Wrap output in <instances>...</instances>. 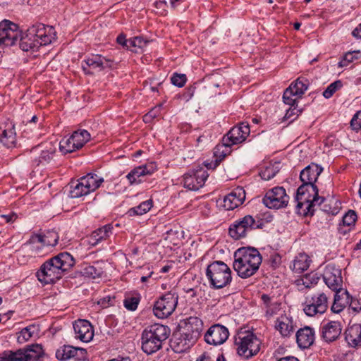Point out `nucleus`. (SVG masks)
I'll return each instance as SVG.
<instances>
[{
  "mask_svg": "<svg viewBox=\"0 0 361 361\" xmlns=\"http://www.w3.org/2000/svg\"><path fill=\"white\" fill-rule=\"evenodd\" d=\"M180 333L175 336L171 346L176 353L186 351L194 345L203 329V322L198 317H189L180 321Z\"/></svg>",
  "mask_w": 361,
  "mask_h": 361,
  "instance_id": "1",
  "label": "nucleus"
},
{
  "mask_svg": "<svg viewBox=\"0 0 361 361\" xmlns=\"http://www.w3.org/2000/svg\"><path fill=\"white\" fill-rule=\"evenodd\" d=\"M269 262L272 267H278L281 262V257L278 253H273L269 257Z\"/></svg>",
  "mask_w": 361,
  "mask_h": 361,
  "instance_id": "58",
  "label": "nucleus"
},
{
  "mask_svg": "<svg viewBox=\"0 0 361 361\" xmlns=\"http://www.w3.org/2000/svg\"><path fill=\"white\" fill-rule=\"evenodd\" d=\"M314 192H312L309 190H307V191H304L303 194H299L298 189L295 197L298 203H314V202L319 200V190L316 185H314Z\"/></svg>",
  "mask_w": 361,
  "mask_h": 361,
  "instance_id": "37",
  "label": "nucleus"
},
{
  "mask_svg": "<svg viewBox=\"0 0 361 361\" xmlns=\"http://www.w3.org/2000/svg\"><path fill=\"white\" fill-rule=\"evenodd\" d=\"M128 43L127 49H130L132 51L137 52V48L142 49L147 44L148 41L144 39L142 37H135L128 39Z\"/></svg>",
  "mask_w": 361,
  "mask_h": 361,
  "instance_id": "42",
  "label": "nucleus"
},
{
  "mask_svg": "<svg viewBox=\"0 0 361 361\" xmlns=\"http://www.w3.org/2000/svg\"><path fill=\"white\" fill-rule=\"evenodd\" d=\"M328 309V298L324 293L307 296L303 304V311L308 317L324 314Z\"/></svg>",
  "mask_w": 361,
  "mask_h": 361,
  "instance_id": "11",
  "label": "nucleus"
},
{
  "mask_svg": "<svg viewBox=\"0 0 361 361\" xmlns=\"http://www.w3.org/2000/svg\"><path fill=\"white\" fill-rule=\"evenodd\" d=\"M357 218L356 212L354 210L350 209L343 216V226L348 227L353 226L356 222Z\"/></svg>",
  "mask_w": 361,
  "mask_h": 361,
  "instance_id": "47",
  "label": "nucleus"
},
{
  "mask_svg": "<svg viewBox=\"0 0 361 361\" xmlns=\"http://www.w3.org/2000/svg\"><path fill=\"white\" fill-rule=\"evenodd\" d=\"M319 278L316 274H310L305 275L302 279L297 280L296 283L298 286L303 285L305 288H310L312 285L317 284Z\"/></svg>",
  "mask_w": 361,
  "mask_h": 361,
  "instance_id": "43",
  "label": "nucleus"
},
{
  "mask_svg": "<svg viewBox=\"0 0 361 361\" xmlns=\"http://www.w3.org/2000/svg\"><path fill=\"white\" fill-rule=\"evenodd\" d=\"M261 344V341L252 332L239 334L235 341L237 353L245 359L256 355Z\"/></svg>",
  "mask_w": 361,
  "mask_h": 361,
  "instance_id": "6",
  "label": "nucleus"
},
{
  "mask_svg": "<svg viewBox=\"0 0 361 361\" xmlns=\"http://www.w3.org/2000/svg\"><path fill=\"white\" fill-rule=\"evenodd\" d=\"M87 352L81 348H75L71 345H63L56 351V357L61 361L73 359L80 360L85 358Z\"/></svg>",
  "mask_w": 361,
  "mask_h": 361,
  "instance_id": "20",
  "label": "nucleus"
},
{
  "mask_svg": "<svg viewBox=\"0 0 361 361\" xmlns=\"http://www.w3.org/2000/svg\"><path fill=\"white\" fill-rule=\"evenodd\" d=\"M314 331L310 326L300 329L296 333V341L300 348H308L314 342Z\"/></svg>",
  "mask_w": 361,
  "mask_h": 361,
  "instance_id": "25",
  "label": "nucleus"
},
{
  "mask_svg": "<svg viewBox=\"0 0 361 361\" xmlns=\"http://www.w3.org/2000/svg\"><path fill=\"white\" fill-rule=\"evenodd\" d=\"M139 302V297H126L123 300V305L127 310L135 311L137 308Z\"/></svg>",
  "mask_w": 361,
  "mask_h": 361,
  "instance_id": "50",
  "label": "nucleus"
},
{
  "mask_svg": "<svg viewBox=\"0 0 361 361\" xmlns=\"http://www.w3.org/2000/svg\"><path fill=\"white\" fill-rule=\"evenodd\" d=\"M275 329L282 336H290L295 330L293 318L286 314H281L276 320Z\"/></svg>",
  "mask_w": 361,
  "mask_h": 361,
  "instance_id": "27",
  "label": "nucleus"
},
{
  "mask_svg": "<svg viewBox=\"0 0 361 361\" xmlns=\"http://www.w3.org/2000/svg\"><path fill=\"white\" fill-rule=\"evenodd\" d=\"M34 326H27L23 329L18 334V341L24 343L30 340L34 334Z\"/></svg>",
  "mask_w": 361,
  "mask_h": 361,
  "instance_id": "48",
  "label": "nucleus"
},
{
  "mask_svg": "<svg viewBox=\"0 0 361 361\" xmlns=\"http://www.w3.org/2000/svg\"><path fill=\"white\" fill-rule=\"evenodd\" d=\"M117 42L122 45L123 47H126L127 49L128 47V39L126 37V35L121 34L119 35L116 38Z\"/></svg>",
  "mask_w": 361,
  "mask_h": 361,
  "instance_id": "62",
  "label": "nucleus"
},
{
  "mask_svg": "<svg viewBox=\"0 0 361 361\" xmlns=\"http://www.w3.org/2000/svg\"><path fill=\"white\" fill-rule=\"evenodd\" d=\"M228 336V329L224 325L216 324L208 329L204 334V341L209 345H218L225 343Z\"/></svg>",
  "mask_w": 361,
  "mask_h": 361,
  "instance_id": "18",
  "label": "nucleus"
},
{
  "mask_svg": "<svg viewBox=\"0 0 361 361\" xmlns=\"http://www.w3.org/2000/svg\"><path fill=\"white\" fill-rule=\"evenodd\" d=\"M82 273L85 276L91 277L92 279H97L101 277L104 271L102 267L99 266L98 263H96L93 265H87L86 266L83 270Z\"/></svg>",
  "mask_w": 361,
  "mask_h": 361,
  "instance_id": "39",
  "label": "nucleus"
},
{
  "mask_svg": "<svg viewBox=\"0 0 361 361\" xmlns=\"http://www.w3.org/2000/svg\"><path fill=\"white\" fill-rule=\"evenodd\" d=\"M19 35L20 31L16 24L8 20L0 23V44L12 46L18 40Z\"/></svg>",
  "mask_w": 361,
  "mask_h": 361,
  "instance_id": "17",
  "label": "nucleus"
},
{
  "mask_svg": "<svg viewBox=\"0 0 361 361\" xmlns=\"http://www.w3.org/2000/svg\"><path fill=\"white\" fill-rule=\"evenodd\" d=\"M206 276L210 286L220 289L227 286L232 281L231 270L222 261H214L206 269Z\"/></svg>",
  "mask_w": 361,
  "mask_h": 361,
  "instance_id": "5",
  "label": "nucleus"
},
{
  "mask_svg": "<svg viewBox=\"0 0 361 361\" xmlns=\"http://www.w3.org/2000/svg\"><path fill=\"white\" fill-rule=\"evenodd\" d=\"M320 203H324L325 202L329 203H338V200H335L334 195L332 192L330 191H322L321 192V195H319Z\"/></svg>",
  "mask_w": 361,
  "mask_h": 361,
  "instance_id": "53",
  "label": "nucleus"
},
{
  "mask_svg": "<svg viewBox=\"0 0 361 361\" xmlns=\"http://www.w3.org/2000/svg\"><path fill=\"white\" fill-rule=\"evenodd\" d=\"M267 200L270 201L271 203H288L289 196L283 187L277 186L266 192L262 202L267 203Z\"/></svg>",
  "mask_w": 361,
  "mask_h": 361,
  "instance_id": "26",
  "label": "nucleus"
},
{
  "mask_svg": "<svg viewBox=\"0 0 361 361\" xmlns=\"http://www.w3.org/2000/svg\"><path fill=\"white\" fill-rule=\"evenodd\" d=\"M341 292L342 290L336 291L334 301L331 307V311L334 313H340L345 308L346 303H348V301H343V298L340 295Z\"/></svg>",
  "mask_w": 361,
  "mask_h": 361,
  "instance_id": "44",
  "label": "nucleus"
},
{
  "mask_svg": "<svg viewBox=\"0 0 361 361\" xmlns=\"http://www.w3.org/2000/svg\"><path fill=\"white\" fill-rule=\"evenodd\" d=\"M56 152V147L49 143L44 149H41V153L37 158L33 160L36 166L46 165L53 159Z\"/></svg>",
  "mask_w": 361,
  "mask_h": 361,
  "instance_id": "32",
  "label": "nucleus"
},
{
  "mask_svg": "<svg viewBox=\"0 0 361 361\" xmlns=\"http://www.w3.org/2000/svg\"><path fill=\"white\" fill-rule=\"evenodd\" d=\"M114 61L101 54H91L82 61V68L85 74L92 75L94 72H100L106 68H112Z\"/></svg>",
  "mask_w": 361,
  "mask_h": 361,
  "instance_id": "10",
  "label": "nucleus"
},
{
  "mask_svg": "<svg viewBox=\"0 0 361 361\" xmlns=\"http://www.w3.org/2000/svg\"><path fill=\"white\" fill-rule=\"evenodd\" d=\"M73 329L77 339L88 343L94 337V329L91 323L85 319H78L73 323Z\"/></svg>",
  "mask_w": 361,
  "mask_h": 361,
  "instance_id": "21",
  "label": "nucleus"
},
{
  "mask_svg": "<svg viewBox=\"0 0 361 361\" xmlns=\"http://www.w3.org/2000/svg\"><path fill=\"white\" fill-rule=\"evenodd\" d=\"M154 6L157 9L160 10L159 13L163 15L166 12V8L168 6L165 0H159L154 3Z\"/></svg>",
  "mask_w": 361,
  "mask_h": 361,
  "instance_id": "60",
  "label": "nucleus"
},
{
  "mask_svg": "<svg viewBox=\"0 0 361 361\" xmlns=\"http://www.w3.org/2000/svg\"><path fill=\"white\" fill-rule=\"evenodd\" d=\"M262 260V256L257 249L240 247L234 253L233 267L240 278L247 279L258 271Z\"/></svg>",
  "mask_w": 361,
  "mask_h": 361,
  "instance_id": "3",
  "label": "nucleus"
},
{
  "mask_svg": "<svg viewBox=\"0 0 361 361\" xmlns=\"http://www.w3.org/2000/svg\"><path fill=\"white\" fill-rule=\"evenodd\" d=\"M113 226L111 224H106L99 228L92 233L89 238V243L92 245H97L101 241L107 239L112 234Z\"/></svg>",
  "mask_w": 361,
  "mask_h": 361,
  "instance_id": "31",
  "label": "nucleus"
},
{
  "mask_svg": "<svg viewBox=\"0 0 361 361\" xmlns=\"http://www.w3.org/2000/svg\"><path fill=\"white\" fill-rule=\"evenodd\" d=\"M276 171L272 166L267 167L260 173V176L265 180H269L276 176Z\"/></svg>",
  "mask_w": 361,
  "mask_h": 361,
  "instance_id": "56",
  "label": "nucleus"
},
{
  "mask_svg": "<svg viewBox=\"0 0 361 361\" xmlns=\"http://www.w3.org/2000/svg\"><path fill=\"white\" fill-rule=\"evenodd\" d=\"M352 35L357 39H361V23L353 31Z\"/></svg>",
  "mask_w": 361,
  "mask_h": 361,
  "instance_id": "64",
  "label": "nucleus"
},
{
  "mask_svg": "<svg viewBox=\"0 0 361 361\" xmlns=\"http://www.w3.org/2000/svg\"><path fill=\"white\" fill-rule=\"evenodd\" d=\"M208 176L207 171L203 168L190 171L184 175V187L191 190H197L204 185Z\"/></svg>",
  "mask_w": 361,
  "mask_h": 361,
  "instance_id": "16",
  "label": "nucleus"
},
{
  "mask_svg": "<svg viewBox=\"0 0 361 361\" xmlns=\"http://www.w3.org/2000/svg\"><path fill=\"white\" fill-rule=\"evenodd\" d=\"M342 87V83L340 80L336 81L330 84L326 89L323 92V96L329 99L333 96L336 90Z\"/></svg>",
  "mask_w": 361,
  "mask_h": 361,
  "instance_id": "49",
  "label": "nucleus"
},
{
  "mask_svg": "<svg viewBox=\"0 0 361 361\" xmlns=\"http://www.w3.org/2000/svg\"><path fill=\"white\" fill-rule=\"evenodd\" d=\"M262 225L259 221H256L252 216L247 215L239 221L231 225L228 233L231 238L238 240L245 237L247 232L252 229L260 228Z\"/></svg>",
  "mask_w": 361,
  "mask_h": 361,
  "instance_id": "12",
  "label": "nucleus"
},
{
  "mask_svg": "<svg viewBox=\"0 0 361 361\" xmlns=\"http://www.w3.org/2000/svg\"><path fill=\"white\" fill-rule=\"evenodd\" d=\"M315 204H296L295 212L303 216H312L314 214Z\"/></svg>",
  "mask_w": 361,
  "mask_h": 361,
  "instance_id": "45",
  "label": "nucleus"
},
{
  "mask_svg": "<svg viewBox=\"0 0 361 361\" xmlns=\"http://www.w3.org/2000/svg\"><path fill=\"white\" fill-rule=\"evenodd\" d=\"M52 259H54V262L58 264V267L63 274L68 272L75 263L73 257L67 252H61L53 257Z\"/></svg>",
  "mask_w": 361,
  "mask_h": 361,
  "instance_id": "30",
  "label": "nucleus"
},
{
  "mask_svg": "<svg viewBox=\"0 0 361 361\" xmlns=\"http://www.w3.org/2000/svg\"><path fill=\"white\" fill-rule=\"evenodd\" d=\"M248 124L241 123L239 126L232 128L223 137V143L226 146H232L243 142L250 134Z\"/></svg>",
  "mask_w": 361,
  "mask_h": 361,
  "instance_id": "19",
  "label": "nucleus"
},
{
  "mask_svg": "<svg viewBox=\"0 0 361 361\" xmlns=\"http://www.w3.org/2000/svg\"><path fill=\"white\" fill-rule=\"evenodd\" d=\"M59 235L54 230H49L44 234H34L31 236L30 243H39L44 246H55L59 240Z\"/></svg>",
  "mask_w": 361,
  "mask_h": 361,
  "instance_id": "28",
  "label": "nucleus"
},
{
  "mask_svg": "<svg viewBox=\"0 0 361 361\" xmlns=\"http://www.w3.org/2000/svg\"><path fill=\"white\" fill-rule=\"evenodd\" d=\"M345 341L353 348L361 346V324H355L349 326L345 332Z\"/></svg>",
  "mask_w": 361,
  "mask_h": 361,
  "instance_id": "29",
  "label": "nucleus"
},
{
  "mask_svg": "<svg viewBox=\"0 0 361 361\" xmlns=\"http://www.w3.org/2000/svg\"><path fill=\"white\" fill-rule=\"evenodd\" d=\"M322 276L324 281L330 289L334 291L342 290L341 269L334 264H329L325 267Z\"/></svg>",
  "mask_w": 361,
  "mask_h": 361,
  "instance_id": "15",
  "label": "nucleus"
},
{
  "mask_svg": "<svg viewBox=\"0 0 361 361\" xmlns=\"http://www.w3.org/2000/svg\"><path fill=\"white\" fill-rule=\"evenodd\" d=\"M341 331V324L337 321H330L321 326L322 338L327 343L337 340Z\"/></svg>",
  "mask_w": 361,
  "mask_h": 361,
  "instance_id": "23",
  "label": "nucleus"
},
{
  "mask_svg": "<svg viewBox=\"0 0 361 361\" xmlns=\"http://www.w3.org/2000/svg\"><path fill=\"white\" fill-rule=\"evenodd\" d=\"M59 149L65 154L78 150L75 142L72 140V135L68 137H65L60 141Z\"/></svg>",
  "mask_w": 361,
  "mask_h": 361,
  "instance_id": "38",
  "label": "nucleus"
},
{
  "mask_svg": "<svg viewBox=\"0 0 361 361\" xmlns=\"http://www.w3.org/2000/svg\"><path fill=\"white\" fill-rule=\"evenodd\" d=\"M186 80L187 78L185 74L174 73L171 78V83L179 87L184 86Z\"/></svg>",
  "mask_w": 361,
  "mask_h": 361,
  "instance_id": "52",
  "label": "nucleus"
},
{
  "mask_svg": "<svg viewBox=\"0 0 361 361\" xmlns=\"http://www.w3.org/2000/svg\"><path fill=\"white\" fill-rule=\"evenodd\" d=\"M261 299L263 302L265 309L268 307V306L271 305L273 302L276 301V300L273 297H270L267 294H263L261 296Z\"/></svg>",
  "mask_w": 361,
  "mask_h": 361,
  "instance_id": "61",
  "label": "nucleus"
},
{
  "mask_svg": "<svg viewBox=\"0 0 361 361\" xmlns=\"http://www.w3.org/2000/svg\"><path fill=\"white\" fill-rule=\"evenodd\" d=\"M246 194L245 190L241 187H237L224 197V203H243L245 200Z\"/></svg>",
  "mask_w": 361,
  "mask_h": 361,
  "instance_id": "34",
  "label": "nucleus"
},
{
  "mask_svg": "<svg viewBox=\"0 0 361 361\" xmlns=\"http://www.w3.org/2000/svg\"><path fill=\"white\" fill-rule=\"evenodd\" d=\"M360 58L359 51H349L343 55L340 61L338 63V68H345L350 65V63L353 62Z\"/></svg>",
  "mask_w": 361,
  "mask_h": 361,
  "instance_id": "41",
  "label": "nucleus"
},
{
  "mask_svg": "<svg viewBox=\"0 0 361 361\" xmlns=\"http://www.w3.org/2000/svg\"><path fill=\"white\" fill-rule=\"evenodd\" d=\"M44 355V350L39 344H32L16 351L5 353L6 361H42Z\"/></svg>",
  "mask_w": 361,
  "mask_h": 361,
  "instance_id": "8",
  "label": "nucleus"
},
{
  "mask_svg": "<svg viewBox=\"0 0 361 361\" xmlns=\"http://www.w3.org/2000/svg\"><path fill=\"white\" fill-rule=\"evenodd\" d=\"M280 310V303H279L276 300L271 304V305L268 306L265 310V316L267 318H270L273 317L274 314L277 313V312Z\"/></svg>",
  "mask_w": 361,
  "mask_h": 361,
  "instance_id": "54",
  "label": "nucleus"
},
{
  "mask_svg": "<svg viewBox=\"0 0 361 361\" xmlns=\"http://www.w3.org/2000/svg\"><path fill=\"white\" fill-rule=\"evenodd\" d=\"M1 218L4 219L7 223L13 222L17 219V215L14 213L7 215H1Z\"/></svg>",
  "mask_w": 361,
  "mask_h": 361,
  "instance_id": "63",
  "label": "nucleus"
},
{
  "mask_svg": "<svg viewBox=\"0 0 361 361\" xmlns=\"http://www.w3.org/2000/svg\"><path fill=\"white\" fill-rule=\"evenodd\" d=\"M231 146L224 145L222 142L221 145H218L214 148V154L216 158L214 163V168L217 166L219 162L226 157V156L230 153L229 148Z\"/></svg>",
  "mask_w": 361,
  "mask_h": 361,
  "instance_id": "40",
  "label": "nucleus"
},
{
  "mask_svg": "<svg viewBox=\"0 0 361 361\" xmlns=\"http://www.w3.org/2000/svg\"><path fill=\"white\" fill-rule=\"evenodd\" d=\"M310 262L311 259L307 254L299 253L295 256L290 268L295 273L300 274L309 268Z\"/></svg>",
  "mask_w": 361,
  "mask_h": 361,
  "instance_id": "33",
  "label": "nucleus"
},
{
  "mask_svg": "<svg viewBox=\"0 0 361 361\" xmlns=\"http://www.w3.org/2000/svg\"><path fill=\"white\" fill-rule=\"evenodd\" d=\"M103 182V178L95 173H88L78 180L75 185L73 183L70 196L72 198H78L87 195L97 190Z\"/></svg>",
  "mask_w": 361,
  "mask_h": 361,
  "instance_id": "7",
  "label": "nucleus"
},
{
  "mask_svg": "<svg viewBox=\"0 0 361 361\" xmlns=\"http://www.w3.org/2000/svg\"><path fill=\"white\" fill-rule=\"evenodd\" d=\"M178 231L170 229L166 232V236L164 237V239L175 245L176 244L175 240L178 238Z\"/></svg>",
  "mask_w": 361,
  "mask_h": 361,
  "instance_id": "57",
  "label": "nucleus"
},
{
  "mask_svg": "<svg viewBox=\"0 0 361 361\" xmlns=\"http://www.w3.org/2000/svg\"><path fill=\"white\" fill-rule=\"evenodd\" d=\"M178 295L174 291H169L161 295L154 305V315L160 319L166 318L175 310Z\"/></svg>",
  "mask_w": 361,
  "mask_h": 361,
  "instance_id": "9",
  "label": "nucleus"
},
{
  "mask_svg": "<svg viewBox=\"0 0 361 361\" xmlns=\"http://www.w3.org/2000/svg\"><path fill=\"white\" fill-rule=\"evenodd\" d=\"M0 140L6 147H15L16 133L15 126L11 121H6L0 125Z\"/></svg>",
  "mask_w": 361,
  "mask_h": 361,
  "instance_id": "24",
  "label": "nucleus"
},
{
  "mask_svg": "<svg viewBox=\"0 0 361 361\" xmlns=\"http://www.w3.org/2000/svg\"><path fill=\"white\" fill-rule=\"evenodd\" d=\"M300 97L295 95L291 91L286 89L283 92V100L286 104L290 105V106H294L297 102V100Z\"/></svg>",
  "mask_w": 361,
  "mask_h": 361,
  "instance_id": "51",
  "label": "nucleus"
},
{
  "mask_svg": "<svg viewBox=\"0 0 361 361\" xmlns=\"http://www.w3.org/2000/svg\"><path fill=\"white\" fill-rule=\"evenodd\" d=\"M322 171L323 169L314 163H312L302 170L300 179L302 184L298 188L299 194H303L304 191H307V190L314 192L315 185L314 183Z\"/></svg>",
  "mask_w": 361,
  "mask_h": 361,
  "instance_id": "13",
  "label": "nucleus"
},
{
  "mask_svg": "<svg viewBox=\"0 0 361 361\" xmlns=\"http://www.w3.org/2000/svg\"><path fill=\"white\" fill-rule=\"evenodd\" d=\"M63 275L52 257L44 262L37 272L39 281L47 284L55 283L61 279Z\"/></svg>",
  "mask_w": 361,
  "mask_h": 361,
  "instance_id": "14",
  "label": "nucleus"
},
{
  "mask_svg": "<svg viewBox=\"0 0 361 361\" xmlns=\"http://www.w3.org/2000/svg\"><path fill=\"white\" fill-rule=\"evenodd\" d=\"M152 204H138L130 209L127 214L129 216H140L149 212Z\"/></svg>",
  "mask_w": 361,
  "mask_h": 361,
  "instance_id": "46",
  "label": "nucleus"
},
{
  "mask_svg": "<svg viewBox=\"0 0 361 361\" xmlns=\"http://www.w3.org/2000/svg\"><path fill=\"white\" fill-rule=\"evenodd\" d=\"M157 170V166L154 163L150 162L145 165H141L134 168L126 176L130 185L138 184L141 183L140 178L146 175H150Z\"/></svg>",
  "mask_w": 361,
  "mask_h": 361,
  "instance_id": "22",
  "label": "nucleus"
},
{
  "mask_svg": "<svg viewBox=\"0 0 361 361\" xmlns=\"http://www.w3.org/2000/svg\"><path fill=\"white\" fill-rule=\"evenodd\" d=\"M350 126L353 130L358 131L361 130V111L357 112L350 121Z\"/></svg>",
  "mask_w": 361,
  "mask_h": 361,
  "instance_id": "55",
  "label": "nucleus"
},
{
  "mask_svg": "<svg viewBox=\"0 0 361 361\" xmlns=\"http://www.w3.org/2000/svg\"><path fill=\"white\" fill-rule=\"evenodd\" d=\"M71 135L78 150L81 149L91 138L90 133L85 129L75 130Z\"/></svg>",
  "mask_w": 361,
  "mask_h": 361,
  "instance_id": "36",
  "label": "nucleus"
},
{
  "mask_svg": "<svg viewBox=\"0 0 361 361\" xmlns=\"http://www.w3.org/2000/svg\"><path fill=\"white\" fill-rule=\"evenodd\" d=\"M170 334V329L162 324H154L148 326L142 333V350L147 355L157 352L162 348Z\"/></svg>",
  "mask_w": 361,
  "mask_h": 361,
  "instance_id": "4",
  "label": "nucleus"
},
{
  "mask_svg": "<svg viewBox=\"0 0 361 361\" xmlns=\"http://www.w3.org/2000/svg\"><path fill=\"white\" fill-rule=\"evenodd\" d=\"M56 39V32L52 26L36 23L30 26L20 39L19 47L23 51H36Z\"/></svg>",
  "mask_w": 361,
  "mask_h": 361,
  "instance_id": "2",
  "label": "nucleus"
},
{
  "mask_svg": "<svg viewBox=\"0 0 361 361\" xmlns=\"http://www.w3.org/2000/svg\"><path fill=\"white\" fill-rule=\"evenodd\" d=\"M308 85V80L304 77H300L287 89L291 91L295 95L298 96V97H300L307 90Z\"/></svg>",
  "mask_w": 361,
  "mask_h": 361,
  "instance_id": "35",
  "label": "nucleus"
},
{
  "mask_svg": "<svg viewBox=\"0 0 361 361\" xmlns=\"http://www.w3.org/2000/svg\"><path fill=\"white\" fill-rule=\"evenodd\" d=\"M293 106H290L289 109L286 110V113L285 115V118L286 119H292L294 120L295 118H296L298 116L299 110L296 109L295 108H292Z\"/></svg>",
  "mask_w": 361,
  "mask_h": 361,
  "instance_id": "59",
  "label": "nucleus"
}]
</instances>
